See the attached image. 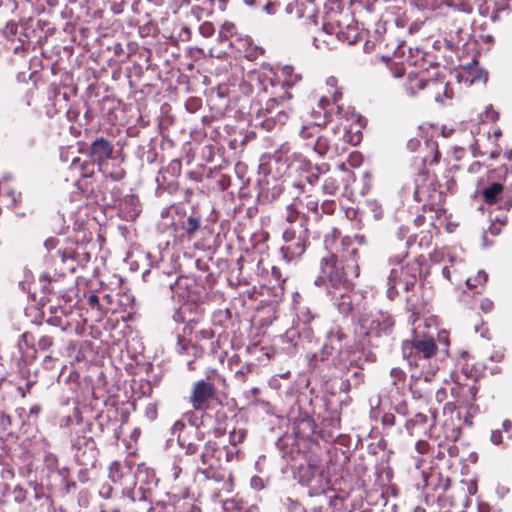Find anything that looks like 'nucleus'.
I'll return each instance as SVG.
<instances>
[{"mask_svg":"<svg viewBox=\"0 0 512 512\" xmlns=\"http://www.w3.org/2000/svg\"><path fill=\"white\" fill-rule=\"evenodd\" d=\"M359 271V264L355 261L343 264V259H338V255L328 253L320 259L314 285L333 302L341 314L349 315L354 311V283L350 275L358 277Z\"/></svg>","mask_w":512,"mask_h":512,"instance_id":"nucleus-1","label":"nucleus"},{"mask_svg":"<svg viewBox=\"0 0 512 512\" xmlns=\"http://www.w3.org/2000/svg\"><path fill=\"white\" fill-rule=\"evenodd\" d=\"M328 105H330L329 99L321 97L318 107L324 110L323 122L303 125L298 135L305 148L312 150L320 157L334 158L346 153L349 145L359 144L362 133L341 129L339 126L325 129L324 127L330 121V114L326 110Z\"/></svg>","mask_w":512,"mask_h":512,"instance_id":"nucleus-2","label":"nucleus"},{"mask_svg":"<svg viewBox=\"0 0 512 512\" xmlns=\"http://www.w3.org/2000/svg\"><path fill=\"white\" fill-rule=\"evenodd\" d=\"M437 344L431 336H415L412 340L402 343V355L409 366L415 370L411 372L409 389L415 399L429 397L431 390L427 385L438 370L436 363Z\"/></svg>","mask_w":512,"mask_h":512,"instance_id":"nucleus-3","label":"nucleus"},{"mask_svg":"<svg viewBox=\"0 0 512 512\" xmlns=\"http://www.w3.org/2000/svg\"><path fill=\"white\" fill-rule=\"evenodd\" d=\"M251 93V86L243 80L242 77L235 78L234 82L229 80L226 85V118H235L238 121L237 126L226 123V133L229 135L228 144L231 149L242 147L249 141V135L245 132L248 124V96Z\"/></svg>","mask_w":512,"mask_h":512,"instance_id":"nucleus-4","label":"nucleus"},{"mask_svg":"<svg viewBox=\"0 0 512 512\" xmlns=\"http://www.w3.org/2000/svg\"><path fill=\"white\" fill-rule=\"evenodd\" d=\"M428 154L422 158L423 168L419 170L414 179L413 187H405L407 192H412L415 201L422 202L423 210H434L443 201V194L439 190L435 175L431 174L428 166L437 164L440 159L438 144L435 141H426Z\"/></svg>","mask_w":512,"mask_h":512,"instance_id":"nucleus-5","label":"nucleus"},{"mask_svg":"<svg viewBox=\"0 0 512 512\" xmlns=\"http://www.w3.org/2000/svg\"><path fill=\"white\" fill-rule=\"evenodd\" d=\"M269 82L272 88L270 92L271 97L266 99L263 105V97L259 95L257 103L251 106L255 111L256 121L267 130H271L277 124L282 125L287 121L286 101L292 98L287 88L293 85V83L288 80L275 83L274 80L269 79Z\"/></svg>","mask_w":512,"mask_h":512,"instance_id":"nucleus-6","label":"nucleus"},{"mask_svg":"<svg viewBox=\"0 0 512 512\" xmlns=\"http://www.w3.org/2000/svg\"><path fill=\"white\" fill-rule=\"evenodd\" d=\"M359 335L367 338L369 345L378 347L383 337H389L394 329V319L386 312L367 313L358 311Z\"/></svg>","mask_w":512,"mask_h":512,"instance_id":"nucleus-7","label":"nucleus"},{"mask_svg":"<svg viewBox=\"0 0 512 512\" xmlns=\"http://www.w3.org/2000/svg\"><path fill=\"white\" fill-rule=\"evenodd\" d=\"M113 146L103 137L95 139L90 146V157L92 161H81L74 158L70 169L73 172H79L81 177H88L94 172L95 164L98 165L99 171L107 172V162L112 158Z\"/></svg>","mask_w":512,"mask_h":512,"instance_id":"nucleus-8","label":"nucleus"},{"mask_svg":"<svg viewBox=\"0 0 512 512\" xmlns=\"http://www.w3.org/2000/svg\"><path fill=\"white\" fill-rule=\"evenodd\" d=\"M134 487L123 488L120 499L127 497L131 502L153 501L155 499V491L157 489L158 479L155 472L142 465H138L136 473L133 475Z\"/></svg>","mask_w":512,"mask_h":512,"instance_id":"nucleus-9","label":"nucleus"},{"mask_svg":"<svg viewBox=\"0 0 512 512\" xmlns=\"http://www.w3.org/2000/svg\"><path fill=\"white\" fill-rule=\"evenodd\" d=\"M279 159L280 157L277 155H263L260 159L259 174H263V177L258 179V198L263 202H272L283 192L282 182L271 175L272 161L277 163Z\"/></svg>","mask_w":512,"mask_h":512,"instance_id":"nucleus-10","label":"nucleus"},{"mask_svg":"<svg viewBox=\"0 0 512 512\" xmlns=\"http://www.w3.org/2000/svg\"><path fill=\"white\" fill-rule=\"evenodd\" d=\"M406 254L390 258L392 262L400 265L399 268H393L389 274V283H398L405 291L413 290L421 273V267L416 260L408 261L401 265Z\"/></svg>","mask_w":512,"mask_h":512,"instance_id":"nucleus-11","label":"nucleus"},{"mask_svg":"<svg viewBox=\"0 0 512 512\" xmlns=\"http://www.w3.org/2000/svg\"><path fill=\"white\" fill-rule=\"evenodd\" d=\"M233 218L229 222V227L233 226L232 235L236 237L240 245H244L247 239L253 236L252 230V212L253 208L243 209V204L233 205Z\"/></svg>","mask_w":512,"mask_h":512,"instance_id":"nucleus-12","label":"nucleus"},{"mask_svg":"<svg viewBox=\"0 0 512 512\" xmlns=\"http://www.w3.org/2000/svg\"><path fill=\"white\" fill-rule=\"evenodd\" d=\"M221 450L208 444L201 454L202 463L206 466L203 470L207 479L221 482L224 479V468L221 461Z\"/></svg>","mask_w":512,"mask_h":512,"instance_id":"nucleus-13","label":"nucleus"},{"mask_svg":"<svg viewBox=\"0 0 512 512\" xmlns=\"http://www.w3.org/2000/svg\"><path fill=\"white\" fill-rule=\"evenodd\" d=\"M74 456L82 466L93 467L97 461L98 450L92 437L79 436L73 443Z\"/></svg>","mask_w":512,"mask_h":512,"instance_id":"nucleus-14","label":"nucleus"},{"mask_svg":"<svg viewBox=\"0 0 512 512\" xmlns=\"http://www.w3.org/2000/svg\"><path fill=\"white\" fill-rule=\"evenodd\" d=\"M230 34L229 47L234 58L255 59V54L251 50V43L248 36L238 35L235 32L234 24L226 22V34Z\"/></svg>","mask_w":512,"mask_h":512,"instance_id":"nucleus-15","label":"nucleus"},{"mask_svg":"<svg viewBox=\"0 0 512 512\" xmlns=\"http://www.w3.org/2000/svg\"><path fill=\"white\" fill-rule=\"evenodd\" d=\"M247 167L241 162H237L234 166V177L226 175V191L231 197V201H235V193L237 192L240 200L247 195L246 184L249 178L246 176Z\"/></svg>","mask_w":512,"mask_h":512,"instance_id":"nucleus-16","label":"nucleus"},{"mask_svg":"<svg viewBox=\"0 0 512 512\" xmlns=\"http://www.w3.org/2000/svg\"><path fill=\"white\" fill-rule=\"evenodd\" d=\"M443 415L446 417L442 424L445 436L447 439L455 442L461 436L460 412L456 410L453 403L448 402L443 408Z\"/></svg>","mask_w":512,"mask_h":512,"instance_id":"nucleus-17","label":"nucleus"},{"mask_svg":"<svg viewBox=\"0 0 512 512\" xmlns=\"http://www.w3.org/2000/svg\"><path fill=\"white\" fill-rule=\"evenodd\" d=\"M224 313L217 310L212 315V327L203 330L201 333L205 338H216L215 344L211 343V353L217 354V359L220 363L224 361V352L218 353L217 349L220 347L221 337L224 334Z\"/></svg>","mask_w":512,"mask_h":512,"instance_id":"nucleus-18","label":"nucleus"},{"mask_svg":"<svg viewBox=\"0 0 512 512\" xmlns=\"http://www.w3.org/2000/svg\"><path fill=\"white\" fill-rule=\"evenodd\" d=\"M309 244V230L300 223V235L297 240L290 241L288 245L281 247V252L288 260L300 257L306 250Z\"/></svg>","mask_w":512,"mask_h":512,"instance_id":"nucleus-19","label":"nucleus"},{"mask_svg":"<svg viewBox=\"0 0 512 512\" xmlns=\"http://www.w3.org/2000/svg\"><path fill=\"white\" fill-rule=\"evenodd\" d=\"M214 395V387L204 380L197 381L194 384L191 402L195 409L202 410L205 408L207 401Z\"/></svg>","mask_w":512,"mask_h":512,"instance_id":"nucleus-20","label":"nucleus"},{"mask_svg":"<svg viewBox=\"0 0 512 512\" xmlns=\"http://www.w3.org/2000/svg\"><path fill=\"white\" fill-rule=\"evenodd\" d=\"M247 299L251 300L248 290H244L239 293V296L233 297L230 300V306L226 308V318H236L237 322L240 323L242 318H246L248 314Z\"/></svg>","mask_w":512,"mask_h":512,"instance_id":"nucleus-21","label":"nucleus"},{"mask_svg":"<svg viewBox=\"0 0 512 512\" xmlns=\"http://www.w3.org/2000/svg\"><path fill=\"white\" fill-rule=\"evenodd\" d=\"M436 425V411L430 410V415L424 413H417L413 418L405 423V427L410 435H414L420 430H426Z\"/></svg>","mask_w":512,"mask_h":512,"instance_id":"nucleus-22","label":"nucleus"},{"mask_svg":"<svg viewBox=\"0 0 512 512\" xmlns=\"http://www.w3.org/2000/svg\"><path fill=\"white\" fill-rule=\"evenodd\" d=\"M109 478L114 484L122 486V489L131 488L132 484H135L133 474L116 461L109 466Z\"/></svg>","mask_w":512,"mask_h":512,"instance_id":"nucleus-23","label":"nucleus"},{"mask_svg":"<svg viewBox=\"0 0 512 512\" xmlns=\"http://www.w3.org/2000/svg\"><path fill=\"white\" fill-rule=\"evenodd\" d=\"M335 254L338 255V259H343V264L352 263L353 261L358 264V248L354 245V240L350 236L342 237L340 247Z\"/></svg>","mask_w":512,"mask_h":512,"instance_id":"nucleus-24","label":"nucleus"},{"mask_svg":"<svg viewBox=\"0 0 512 512\" xmlns=\"http://www.w3.org/2000/svg\"><path fill=\"white\" fill-rule=\"evenodd\" d=\"M244 258L242 255L237 257L235 260H232V263L228 264L229 267V276L227 277V281L230 287H234L236 285H244L247 286V281L245 277H241V270Z\"/></svg>","mask_w":512,"mask_h":512,"instance_id":"nucleus-25","label":"nucleus"},{"mask_svg":"<svg viewBox=\"0 0 512 512\" xmlns=\"http://www.w3.org/2000/svg\"><path fill=\"white\" fill-rule=\"evenodd\" d=\"M326 342L328 346H330L331 350L339 351L341 352L343 349V340L346 338L345 333L343 332L342 328L339 326L332 327L328 332L326 336Z\"/></svg>","mask_w":512,"mask_h":512,"instance_id":"nucleus-26","label":"nucleus"},{"mask_svg":"<svg viewBox=\"0 0 512 512\" xmlns=\"http://www.w3.org/2000/svg\"><path fill=\"white\" fill-rule=\"evenodd\" d=\"M342 178L338 173H332L324 178L322 184V193L329 197H334L340 190Z\"/></svg>","mask_w":512,"mask_h":512,"instance_id":"nucleus-27","label":"nucleus"},{"mask_svg":"<svg viewBox=\"0 0 512 512\" xmlns=\"http://www.w3.org/2000/svg\"><path fill=\"white\" fill-rule=\"evenodd\" d=\"M503 185L498 182H494L482 190V196L486 204H494L499 199L503 192Z\"/></svg>","mask_w":512,"mask_h":512,"instance_id":"nucleus-28","label":"nucleus"},{"mask_svg":"<svg viewBox=\"0 0 512 512\" xmlns=\"http://www.w3.org/2000/svg\"><path fill=\"white\" fill-rule=\"evenodd\" d=\"M138 504L137 512H166V504L162 501H141Z\"/></svg>","mask_w":512,"mask_h":512,"instance_id":"nucleus-29","label":"nucleus"},{"mask_svg":"<svg viewBox=\"0 0 512 512\" xmlns=\"http://www.w3.org/2000/svg\"><path fill=\"white\" fill-rule=\"evenodd\" d=\"M14 473L11 469L0 465V497L5 496L10 488V481L13 479Z\"/></svg>","mask_w":512,"mask_h":512,"instance_id":"nucleus-30","label":"nucleus"},{"mask_svg":"<svg viewBox=\"0 0 512 512\" xmlns=\"http://www.w3.org/2000/svg\"><path fill=\"white\" fill-rule=\"evenodd\" d=\"M299 201L306 207L308 212H311L316 219L321 217L319 200L312 195H306Z\"/></svg>","mask_w":512,"mask_h":512,"instance_id":"nucleus-31","label":"nucleus"},{"mask_svg":"<svg viewBox=\"0 0 512 512\" xmlns=\"http://www.w3.org/2000/svg\"><path fill=\"white\" fill-rule=\"evenodd\" d=\"M336 37L341 42H347L353 44L357 39V31L355 27L347 26L346 30L338 29L335 31Z\"/></svg>","mask_w":512,"mask_h":512,"instance_id":"nucleus-32","label":"nucleus"},{"mask_svg":"<svg viewBox=\"0 0 512 512\" xmlns=\"http://www.w3.org/2000/svg\"><path fill=\"white\" fill-rule=\"evenodd\" d=\"M200 223V217L193 214L182 221V228L191 235L198 230Z\"/></svg>","mask_w":512,"mask_h":512,"instance_id":"nucleus-33","label":"nucleus"},{"mask_svg":"<svg viewBox=\"0 0 512 512\" xmlns=\"http://www.w3.org/2000/svg\"><path fill=\"white\" fill-rule=\"evenodd\" d=\"M300 235V223L298 225H290L283 231V241L284 245H288L290 241L297 240V237Z\"/></svg>","mask_w":512,"mask_h":512,"instance_id":"nucleus-34","label":"nucleus"},{"mask_svg":"<svg viewBox=\"0 0 512 512\" xmlns=\"http://www.w3.org/2000/svg\"><path fill=\"white\" fill-rule=\"evenodd\" d=\"M488 275L484 271H479L474 278H468L466 280V285L469 288H476L477 285H482L487 282Z\"/></svg>","mask_w":512,"mask_h":512,"instance_id":"nucleus-35","label":"nucleus"},{"mask_svg":"<svg viewBox=\"0 0 512 512\" xmlns=\"http://www.w3.org/2000/svg\"><path fill=\"white\" fill-rule=\"evenodd\" d=\"M125 204L132 206V210L128 212L129 213V215H128L129 218L134 219L135 217H137L140 214L141 210H140V207L138 205V199L136 197L129 196L128 198H126Z\"/></svg>","mask_w":512,"mask_h":512,"instance_id":"nucleus-36","label":"nucleus"},{"mask_svg":"<svg viewBox=\"0 0 512 512\" xmlns=\"http://www.w3.org/2000/svg\"><path fill=\"white\" fill-rule=\"evenodd\" d=\"M390 376L393 378L392 384L397 386L399 382H404L406 373L399 367H394L390 371Z\"/></svg>","mask_w":512,"mask_h":512,"instance_id":"nucleus-37","label":"nucleus"},{"mask_svg":"<svg viewBox=\"0 0 512 512\" xmlns=\"http://www.w3.org/2000/svg\"><path fill=\"white\" fill-rule=\"evenodd\" d=\"M335 207H336V204H335V201L331 198H327V199H324L320 205V212H321V215L323 213L325 214H333L334 211H335Z\"/></svg>","mask_w":512,"mask_h":512,"instance_id":"nucleus-38","label":"nucleus"},{"mask_svg":"<svg viewBox=\"0 0 512 512\" xmlns=\"http://www.w3.org/2000/svg\"><path fill=\"white\" fill-rule=\"evenodd\" d=\"M246 437V431L243 429H240L238 431H232L229 435V442L235 446L237 443H240L243 441V439Z\"/></svg>","mask_w":512,"mask_h":512,"instance_id":"nucleus-39","label":"nucleus"},{"mask_svg":"<svg viewBox=\"0 0 512 512\" xmlns=\"http://www.w3.org/2000/svg\"><path fill=\"white\" fill-rule=\"evenodd\" d=\"M44 461L48 469L55 470L58 466L57 456L51 452H45Z\"/></svg>","mask_w":512,"mask_h":512,"instance_id":"nucleus-40","label":"nucleus"},{"mask_svg":"<svg viewBox=\"0 0 512 512\" xmlns=\"http://www.w3.org/2000/svg\"><path fill=\"white\" fill-rule=\"evenodd\" d=\"M114 488L109 483H104L99 489V496L104 499H110L113 496Z\"/></svg>","mask_w":512,"mask_h":512,"instance_id":"nucleus-41","label":"nucleus"},{"mask_svg":"<svg viewBox=\"0 0 512 512\" xmlns=\"http://www.w3.org/2000/svg\"><path fill=\"white\" fill-rule=\"evenodd\" d=\"M349 380H352L353 388H358L364 382V374L362 370L354 371Z\"/></svg>","mask_w":512,"mask_h":512,"instance_id":"nucleus-42","label":"nucleus"},{"mask_svg":"<svg viewBox=\"0 0 512 512\" xmlns=\"http://www.w3.org/2000/svg\"><path fill=\"white\" fill-rule=\"evenodd\" d=\"M395 415L392 413H385L381 418L383 428H391L395 425Z\"/></svg>","mask_w":512,"mask_h":512,"instance_id":"nucleus-43","label":"nucleus"},{"mask_svg":"<svg viewBox=\"0 0 512 512\" xmlns=\"http://www.w3.org/2000/svg\"><path fill=\"white\" fill-rule=\"evenodd\" d=\"M104 174L107 176H110L113 180L118 181V180H121L125 176V171L120 166H117L112 171H109L107 169V172Z\"/></svg>","mask_w":512,"mask_h":512,"instance_id":"nucleus-44","label":"nucleus"},{"mask_svg":"<svg viewBox=\"0 0 512 512\" xmlns=\"http://www.w3.org/2000/svg\"><path fill=\"white\" fill-rule=\"evenodd\" d=\"M17 29L18 26L15 22H8L3 29V34L5 37L10 38L16 34Z\"/></svg>","mask_w":512,"mask_h":512,"instance_id":"nucleus-45","label":"nucleus"},{"mask_svg":"<svg viewBox=\"0 0 512 512\" xmlns=\"http://www.w3.org/2000/svg\"><path fill=\"white\" fill-rule=\"evenodd\" d=\"M177 350L179 353H183L185 351H189V350H196V347L191 345L190 343L186 342L184 339L182 338H178V345H177Z\"/></svg>","mask_w":512,"mask_h":512,"instance_id":"nucleus-46","label":"nucleus"},{"mask_svg":"<svg viewBox=\"0 0 512 512\" xmlns=\"http://www.w3.org/2000/svg\"><path fill=\"white\" fill-rule=\"evenodd\" d=\"M333 353H339V351L331 350L330 346H328L327 344H324L321 349V352H320V359L322 361L328 360L329 357H331L333 355Z\"/></svg>","mask_w":512,"mask_h":512,"instance_id":"nucleus-47","label":"nucleus"},{"mask_svg":"<svg viewBox=\"0 0 512 512\" xmlns=\"http://www.w3.org/2000/svg\"><path fill=\"white\" fill-rule=\"evenodd\" d=\"M298 217H299L298 212H296L292 206H288L287 207V216H286L287 222H289L291 225H295L294 223L296 222Z\"/></svg>","mask_w":512,"mask_h":512,"instance_id":"nucleus-48","label":"nucleus"},{"mask_svg":"<svg viewBox=\"0 0 512 512\" xmlns=\"http://www.w3.org/2000/svg\"><path fill=\"white\" fill-rule=\"evenodd\" d=\"M79 114H80V112L77 108L70 106L66 112V117H67L68 121L75 122V121H77Z\"/></svg>","mask_w":512,"mask_h":512,"instance_id":"nucleus-49","label":"nucleus"},{"mask_svg":"<svg viewBox=\"0 0 512 512\" xmlns=\"http://www.w3.org/2000/svg\"><path fill=\"white\" fill-rule=\"evenodd\" d=\"M53 343V340L50 336H42L38 340V347L40 349H47L49 348Z\"/></svg>","mask_w":512,"mask_h":512,"instance_id":"nucleus-50","label":"nucleus"},{"mask_svg":"<svg viewBox=\"0 0 512 512\" xmlns=\"http://www.w3.org/2000/svg\"><path fill=\"white\" fill-rule=\"evenodd\" d=\"M14 500L18 503H21L25 500V491L22 488H15L13 491Z\"/></svg>","mask_w":512,"mask_h":512,"instance_id":"nucleus-51","label":"nucleus"},{"mask_svg":"<svg viewBox=\"0 0 512 512\" xmlns=\"http://www.w3.org/2000/svg\"><path fill=\"white\" fill-rule=\"evenodd\" d=\"M447 398V390L443 387L439 388L435 392V399L438 403L443 402Z\"/></svg>","mask_w":512,"mask_h":512,"instance_id":"nucleus-52","label":"nucleus"},{"mask_svg":"<svg viewBox=\"0 0 512 512\" xmlns=\"http://www.w3.org/2000/svg\"><path fill=\"white\" fill-rule=\"evenodd\" d=\"M420 145L421 142L417 138H411L407 142V148L412 152L416 151L420 147Z\"/></svg>","mask_w":512,"mask_h":512,"instance_id":"nucleus-53","label":"nucleus"},{"mask_svg":"<svg viewBox=\"0 0 512 512\" xmlns=\"http://www.w3.org/2000/svg\"><path fill=\"white\" fill-rule=\"evenodd\" d=\"M185 428V424L182 421H176L171 427L172 435H178Z\"/></svg>","mask_w":512,"mask_h":512,"instance_id":"nucleus-54","label":"nucleus"},{"mask_svg":"<svg viewBox=\"0 0 512 512\" xmlns=\"http://www.w3.org/2000/svg\"><path fill=\"white\" fill-rule=\"evenodd\" d=\"M271 273L277 282H279V283L285 282V278L282 277V273H281V270L279 267L273 266Z\"/></svg>","mask_w":512,"mask_h":512,"instance_id":"nucleus-55","label":"nucleus"},{"mask_svg":"<svg viewBox=\"0 0 512 512\" xmlns=\"http://www.w3.org/2000/svg\"><path fill=\"white\" fill-rule=\"evenodd\" d=\"M491 441L493 444L498 445L502 442V434L500 430H494L491 433Z\"/></svg>","mask_w":512,"mask_h":512,"instance_id":"nucleus-56","label":"nucleus"},{"mask_svg":"<svg viewBox=\"0 0 512 512\" xmlns=\"http://www.w3.org/2000/svg\"><path fill=\"white\" fill-rule=\"evenodd\" d=\"M388 285H389V287H388V291H387V293H388V297H389L390 299H394V297L398 294V291H397V288H396V287H397L399 284H398V283H389V282H388Z\"/></svg>","mask_w":512,"mask_h":512,"instance_id":"nucleus-57","label":"nucleus"},{"mask_svg":"<svg viewBox=\"0 0 512 512\" xmlns=\"http://www.w3.org/2000/svg\"><path fill=\"white\" fill-rule=\"evenodd\" d=\"M99 512H120L119 506H110L109 504H101Z\"/></svg>","mask_w":512,"mask_h":512,"instance_id":"nucleus-58","label":"nucleus"},{"mask_svg":"<svg viewBox=\"0 0 512 512\" xmlns=\"http://www.w3.org/2000/svg\"><path fill=\"white\" fill-rule=\"evenodd\" d=\"M87 304L90 307H97L99 304V297L96 294H90L87 298Z\"/></svg>","mask_w":512,"mask_h":512,"instance_id":"nucleus-59","label":"nucleus"},{"mask_svg":"<svg viewBox=\"0 0 512 512\" xmlns=\"http://www.w3.org/2000/svg\"><path fill=\"white\" fill-rule=\"evenodd\" d=\"M40 412H41L40 405L35 404V405L31 406L30 409H29V417L36 418L39 415Z\"/></svg>","mask_w":512,"mask_h":512,"instance_id":"nucleus-60","label":"nucleus"},{"mask_svg":"<svg viewBox=\"0 0 512 512\" xmlns=\"http://www.w3.org/2000/svg\"><path fill=\"white\" fill-rule=\"evenodd\" d=\"M182 469L178 465H173L171 468V475L174 480L178 479L179 475L181 474Z\"/></svg>","mask_w":512,"mask_h":512,"instance_id":"nucleus-61","label":"nucleus"},{"mask_svg":"<svg viewBox=\"0 0 512 512\" xmlns=\"http://www.w3.org/2000/svg\"><path fill=\"white\" fill-rule=\"evenodd\" d=\"M492 306H493V303L488 299H485L481 302V309L485 312H489L491 310Z\"/></svg>","mask_w":512,"mask_h":512,"instance_id":"nucleus-62","label":"nucleus"},{"mask_svg":"<svg viewBox=\"0 0 512 512\" xmlns=\"http://www.w3.org/2000/svg\"><path fill=\"white\" fill-rule=\"evenodd\" d=\"M477 66H478V61L476 59L472 60V62L467 64V70L469 71V73L471 75L474 74V71L476 70Z\"/></svg>","mask_w":512,"mask_h":512,"instance_id":"nucleus-63","label":"nucleus"},{"mask_svg":"<svg viewBox=\"0 0 512 512\" xmlns=\"http://www.w3.org/2000/svg\"><path fill=\"white\" fill-rule=\"evenodd\" d=\"M352 239L354 240V245H363L366 243L365 237L363 235H355L352 237Z\"/></svg>","mask_w":512,"mask_h":512,"instance_id":"nucleus-64","label":"nucleus"}]
</instances>
